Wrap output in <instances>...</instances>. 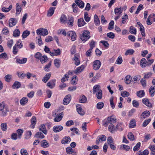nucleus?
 <instances>
[{"instance_id": "26", "label": "nucleus", "mask_w": 155, "mask_h": 155, "mask_svg": "<svg viewBox=\"0 0 155 155\" xmlns=\"http://www.w3.org/2000/svg\"><path fill=\"white\" fill-rule=\"evenodd\" d=\"M28 101V98L26 97H23L20 100V103L22 106H24Z\"/></svg>"}, {"instance_id": "62", "label": "nucleus", "mask_w": 155, "mask_h": 155, "mask_svg": "<svg viewBox=\"0 0 155 155\" xmlns=\"http://www.w3.org/2000/svg\"><path fill=\"white\" fill-rule=\"evenodd\" d=\"M107 141V143L109 145L113 143L114 141L111 137L110 136L108 137Z\"/></svg>"}, {"instance_id": "56", "label": "nucleus", "mask_w": 155, "mask_h": 155, "mask_svg": "<svg viewBox=\"0 0 155 155\" xmlns=\"http://www.w3.org/2000/svg\"><path fill=\"white\" fill-rule=\"evenodd\" d=\"M69 78V77L68 74H65L64 77L62 78L61 79V81L63 83L65 82L66 80H68Z\"/></svg>"}, {"instance_id": "28", "label": "nucleus", "mask_w": 155, "mask_h": 155, "mask_svg": "<svg viewBox=\"0 0 155 155\" xmlns=\"http://www.w3.org/2000/svg\"><path fill=\"white\" fill-rule=\"evenodd\" d=\"M39 130L42 131L45 134H46L47 133V131L46 130L45 126L44 124H41V128L39 129Z\"/></svg>"}, {"instance_id": "34", "label": "nucleus", "mask_w": 155, "mask_h": 155, "mask_svg": "<svg viewBox=\"0 0 155 155\" xmlns=\"http://www.w3.org/2000/svg\"><path fill=\"white\" fill-rule=\"evenodd\" d=\"M136 126L135 120L134 119H133L131 120L129 124V127L131 128H134Z\"/></svg>"}, {"instance_id": "27", "label": "nucleus", "mask_w": 155, "mask_h": 155, "mask_svg": "<svg viewBox=\"0 0 155 155\" xmlns=\"http://www.w3.org/2000/svg\"><path fill=\"white\" fill-rule=\"evenodd\" d=\"M36 119L35 117L33 116L31 119V127L32 128H33L34 127L35 125L36 124Z\"/></svg>"}, {"instance_id": "29", "label": "nucleus", "mask_w": 155, "mask_h": 155, "mask_svg": "<svg viewBox=\"0 0 155 155\" xmlns=\"http://www.w3.org/2000/svg\"><path fill=\"white\" fill-rule=\"evenodd\" d=\"M27 61V59L26 58H24L21 59L17 58L16 59V62L19 64H24Z\"/></svg>"}, {"instance_id": "12", "label": "nucleus", "mask_w": 155, "mask_h": 155, "mask_svg": "<svg viewBox=\"0 0 155 155\" xmlns=\"http://www.w3.org/2000/svg\"><path fill=\"white\" fill-rule=\"evenodd\" d=\"M0 111L2 114V116H5L6 114L9 111L8 107H0Z\"/></svg>"}, {"instance_id": "1", "label": "nucleus", "mask_w": 155, "mask_h": 155, "mask_svg": "<svg viewBox=\"0 0 155 155\" xmlns=\"http://www.w3.org/2000/svg\"><path fill=\"white\" fill-rule=\"evenodd\" d=\"M116 119L112 117H108L107 119V121L105 122L103 125L105 127H107L109 125L108 130L111 133H113L115 130V128L113 124L116 122Z\"/></svg>"}, {"instance_id": "43", "label": "nucleus", "mask_w": 155, "mask_h": 155, "mask_svg": "<svg viewBox=\"0 0 155 155\" xmlns=\"http://www.w3.org/2000/svg\"><path fill=\"white\" fill-rule=\"evenodd\" d=\"M137 153L138 155H148L149 154V151L148 150H146L142 152H138Z\"/></svg>"}, {"instance_id": "59", "label": "nucleus", "mask_w": 155, "mask_h": 155, "mask_svg": "<svg viewBox=\"0 0 155 155\" xmlns=\"http://www.w3.org/2000/svg\"><path fill=\"white\" fill-rule=\"evenodd\" d=\"M140 142H138L137 143L135 146L134 148V151H136L138 150L140 148Z\"/></svg>"}, {"instance_id": "2", "label": "nucleus", "mask_w": 155, "mask_h": 155, "mask_svg": "<svg viewBox=\"0 0 155 155\" xmlns=\"http://www.w3.org/2000/svg\"><path fill=\"white\" fill-rule=\"evenodd\" d=\"M80 34V38L83 41H86L90 38V33L87 30H84L81 32Z\"/></svg>"}, {"instance_id": "21", "label": "nucleus", "mask_w": 155, "mask_h": 155, "mask_svg": "<svg viewBox=\"0 0 155 155\" xmlns=\"http://www.w3.org/2000/svg\"><path fill=\"white\" fill-rule=\"evenodd\" d=\"M55 7H51L48 11L47 15L48 17L51 16L54 12Z\"/></svg>"}, {"instance_id": "41", "label": "nucleus", "mask_w": 155, "mask_h": 155, "mask_svg": "<svg viewBox=\"0 0 155 155\" xmlns=\"http://www.w3.org/2000/svg\"><path fill=\"white\" fill-rule=\"evenodd\" d=\"M30 32L27 30L25 31L22 33V37L23 38H26L28 35H29Z\"/></svg>"}, {"instance_id": "32", "label": "nucleus", "mask_w": 155, "mask_h": 155, "mask_svg": "<svg viewBox=\"0 0 155 155\" xmlns=\"http://www.w3.org/2000/svg\"><path fill=\"white\" fill-rule=\"evenodd\" d=\"M61 63V61L60 59H56L54 61V63L55 66L57 68H59L60 67Z\"/></svg>"}, {"instance_id": "60", "label": "nucleus", "mask_w": 155, "mask_h": 155, "mask_svg": "<svg viewBox=\"0 0 155 155\" xmlns=\"http://www.w3.org/2000/svg\"><path fill=\"white\" fill-rule=\"evenodd\" d=\"M143 5H141V4H140L139 5L138 7V8H137V10L135 12V14H138L139 13V12H140V11L141 10L143 9Z\"/></svg>"}, {"instance_id": "58", "label": "nucleus", "mask_w": 155, "mask_h": 155, "mask_svg": "<svg viewBox=\"0 0 155 155\" xmlns=\"http://www.w3.org/2000/svg\"><path fill=\"white\" fill-rule=\"evenodd\" d=\"M51 61H50L49 63L46 65L44 68V70L47 71H49V68L51 66Z\"/></svg>"}, {"instance_id": "3", "label": "nucleus", "mask_w": 155, "mask_h": 155, "mask_svg": "<svg viewBox=\"0 0 155 155\" xmlns=\"http://www.w3.org/2000/svg\"><path fill=\"white\" fill-rule=\"evenodd\" d=\"M101 65V63L100 61L98 60H96L93 63V69L95 70H98L100 67Z\"/></svg>"}, {"instance_id": "19", "label": "nucleus", "mask_w": 155, "mask_h": 155, "mask_svg": "<svg viewBox=\"0 0 155 155\" xmlns=\"http://www.w3.org/2000/svg\"><path fill=\"white\" fill-rule=\"evenodd\" d=\"M100 86L98 85L94 86L93 88V93L94 94L96 92H98L102 91L100 89Z\"/></svg>"}, {"instance_id": "57", "label": "nucleus", "mask_w": 155, "mask_h": 155, "mask_svg": "<svg viewBox=\"0 0 155 155\" xmlns=\"http://www.w3.org/2000/svg\"><path fill=\"white\" fill-rule=\"evenodd\" d=\"M96 42L93 40H91L89 44V46H90V48L93 49V48L95 47V46Z\"/></svg>"}, {"instance_id": "46", "label": "nucleus", "mask_w": 155, "mask_h": 155, "mask_svg": "<svg viewBox=\"0 0 155 155\" xmlns=\"http://www.w3.org/2000/svg\"><path fill=\"white\" fill-rule=\"evenodd\" d=\"M24 130L22 129H18L17 130V132L18 134V137L19 139H21V135L23 133Z\"/></svg>"}, {"instance_id": "35", "label": "nucleus", "mask_w": 155, "mask_h": 155, "mask_svg": "<svg viewBox=\"0 0 155 155\" xmlns=\"http://www.w3.org/2000/svg\"><path fill=\"white\" fill-rule=\"evenodd\" d=\"M137 94L139 97H142L144 96L145 92L143 90H140L137 92Z\"/></svg>"}, {"instance_id": "52", "label": "nucleus", "mask_w": 155, "mask_h": 155, "mask_svg": "<svg viewBox=\"0 0 155 155\" xmlns=\"http://www.w3.org/2000/svg\"><path fill=\"white\" fill-rule=\"evenodd\" d=\"M134 52V51L133 49H129L127 50L125 53V55H127L129 54H132Z\"/></svg>"}, {"instance_id": "10", "label": "nucleus", "mask_w": 155, "mask_h": 155, "mask_svg": "<svg viewBox=\"0 0 155 155\" xmlns=\"http://www.w3.org/2000/svg\"><path fill=\"white\" fill-rule=\"evenodd\" d=\"M63 127L61 125L54 126L53 128V131L55 133L60 131L63 129Z\"/></svg>"}, {"instance_id": "30", "label": "nucleus", "mask_w": 155, "mask_h": 155, "mask_svg": "<svg viewBox=\"0 0 155 155\" xmlns=\"http://www.w3.org/2000/svg\"><path fill=\"white\" fill-rule=\"evenodd\" d=\"M122 7L119 8H116L114 9V12L116 15H120L122 12V10L121 9Z\"/></svg>"}, {"instance_id": "6", "label": "nucleus", "mask_w": 155, "mask_h": 155, "mask_svg": "<svg viewBox=\"0 0 155 155\" xmlns=\"http://www.w3.org/2000/svg\"><path fill=\"white\" fill-rule=\"evenodd\" d=\"M16 15H18L20 14L21 11V8L20 6V4L19 3H17L16 5Z\"/></svg>"}, {"instance_id": "44", "label": "nucleus", "mask_w": 155, "mask_h": 155, "mask_svg": "<svg viewBox=\"0 0 155 155\" xmlns=\"http://www.w3.org/2000/svg\"><path fill=\"white\" fill-rule=\"evenodd\" d=\"M20 34L19 30L18 29H16L14 31L13 35L15 37H18L19 36Z\"/></svg>"}, {"instance_id": "18", "label": "nucleus", "mask_w": 155, "mask_h": 155, "mask_svg": "<svg viewBox=\"0 0 155 155\" xmlns=\"http://www.w3.org/2000/svg\"><path fill=\"white\" fill-rule=\"evenodd\" d=\"M86 23L84 21L83 18H81L78 19V25L79 27H81L84 25Z\"/></svg>"}, {"instance_id": "20", "label": "nucleus", "mask_w": 155, "mask_h": 155, "mask_svg": "<svg viewBox=\"0 0 155 155\" xmlns=\"http://www.w3.org/2000/svg\"><path fill=\"white\" fill-rule=\"evenodd\" d=\"M143 103L147 107H151V103L149 102V100L147 98H144L142 99Z\"/></svg>"}, {"instance_id": "51", "label": "nucleus", "mask_w": 155, "mask_h": 155, "mask_svg": "<svg viewBox=\"0 0 155 155\" xmlns=\"http://www.w3.org/2000/svg\"><path fill=\"white\" fill-rule=\"evenodd\" d=\"M1 129L3 131H6L7 130L6 123H2L1 124Z\"/></svg>"}, {"instance_id": "8", "label": "nucleus", "mask_w": 155, "mask_h": 155, "mask_svg": "<svg viewBox=\"0 0 155 155\" xmlns=\"http://www.w3.org/2000/svg\"><path fill=\"white\" fill-rule=\"evenodd\" d=\"M61 54V51L60 49L58 48L57 50L54 49L51 51V55L52 56H54L59 55Z\"/></svg>"}, {"instance_id": "22", "label": "nucleus", "mask_w": 155, "mask_h": 155, "mask_svg": "<svg viewBox=\"0 0 155 155\" xmlns=\"http://www.w3.org/2000/svg\"><path fill=\"white\" fill-rule=\"evenodd\" d=\"M132 79V77L130 75H127L125 78V81L127 84H130Z\"/></svg>"}, {"instance_id": "64", "label": "nucleus", "mask_w": 155, "mask_h": 155, "mask_svg": "<svg viewBox=\"0 0 155 155\" xmlns=\"http://www.w3.org/2000/svg\"><path fill=\"white\" fill-rule=\"evenodd\" d=\"M53 41V38L52 36H48L46 37L45 39V41L47 42H51Z\"/></svg>"}, {"instance_id": "4", "label": "nucleus", "mask_w": 155, "mask_h": 155, "mask_svg": "<svg viewBox=\"0 0 155 155\" xmlns=\"http://www.w3.org/2000/svg\"><path fill=\"white\" fill-rule=\"evenodd\" d=\"M71 100V96L70 94L67 95L64 98L63 101V103L64 105H67L70 101Z\"/></svg>"}, {"instance_id": "63", "label": "nucleus", "mask_w": 155, "mask_h": 155, "mask_svg": "<svg viewBox=\"0 0 155 155\" xmlns=\"http://www.w3.org/2000/svg\"><path fill=\"white\" fill-rule=\"evenodd\" d=\"M123 61L121 57H119L116 61V63L120 64H121Z\"/></svg>"}, {"instance_id": "25", "label": "nucleus", "mask_w": 155, "mask_h": 155, "mask_svg": "<svg viewBox=\"0 0 155 155\" xmlns=\"http://www.w3.org/2000/svg\"><path fill=\"white\" fill-rule=\"evenodd\" d=\"M21 86V83L18 81L15 82L12 86L13 89L18 88Z\"/></svg>"}, {"instance_id": "33", "label": "nucleus", "mask_w": 155, "mask_h": 155, "mask_svg": "<svg viewBox=\"0 0 155 155\" xmlns=\"http://www.w3.org/2000/svg\"><path fill=\"white\" fill-rule=\"evenodd\" d=\"M41 62L43 64L46 62L48 60V58L46 56L44 55L39 58Z\"/></svg>"}, {"instance_id": "7", "label": "nucleus", "mask_w": 155, "mask_h": 155, "mask_svg": "<svg viewBox=\"0 0 155 155\" xmlns=\"http://www.w3.org/2000/svg\"><path fill=\"white\" fill-rule=\"evenodd\" d=\"M48 30L46 29H44L42 28H39V35L43 36H45L48 35Z\"/></svg>"}, {"instance_id": "45", "label": "nucleus", "mask_w": 155, "mask_h": 155, "mask_svg": "<svg viewBox=\"0 0 155 155\" xmlns=\"http://www.w3.org/2000/svg\"><path fill=\"white\" fill-rule=\"evenodd\" d=\"M128 138L131 141L135 140L133 134L131 132L129 133L127 135Z\"/></svg>"}, {"instance_id": "49", "label": "nucleus", "mask_w": 155, "mask_h": 155, "mask_svg": "<svg viewBox=\"0 0 155 155\" xmlns=\"http://www.w3.org/2000/svg\"><path fill=\"white\" fill-rule=\"evenodd\" d=\"M84 18L87 22H88L90 20V18L89 17L88 14L87 12L84 13Z\"/></svg>"}, {"instance_id": "24", "label": "nucleus", "mask_w": 155, "mask_h": 155, "mask_svg": "<svg viewBox=\"0 0 155 155\" xmlns=\"http://www.w3.org/2000/svg\"><path fill=\"white\" fill-rule=\"evenodd\" d=\"M150 114L149 111L146 110L142 113L141 115V117H143L142 118L143 119H144L145 118L149 116L150 115Z\"/></svg>"}, {"instance_id": "50", "label": "nucleus", "mask_w": 155, "mask_h": 155, "mask_svg": "<svg viewBox=\"0 0 155 155\" xmlns=\"http://www.w3.org/2000/svg\"><path fill=\"white\" fill-rule=\"evenodd\" d=\"M77 76H74L72 78L71 83L72 84H76L77 83L78 79H77Z\"/></svg>"}, {"instance_id": "54", "label": "nucleus", "mask_w": 155, "mask_h": 155, "mask_svg": "<svg viewBox=\"0 0 155 155\" xmlns=\"http://www.w3.org/2000/svg\"><path fill=\"white\" fill-rule=\"evenodd\" d=\"M107 37L111 39L114 38L115 36L114 34L112 32H110L107 33Z\"/></svg>"}, {"instance_id": "16", "label": "nucleus", "mask_w": 155, "mask_h": 155, "mask_svg": "<svg viewBox=\"0 0 155 155\" xmlns=\"http://www.w3.org/2000/svg\"><path fill=\"white\" fill-rule=\"evenodd\" d=\"M51 72L47 73L42 79V81L45 83L47 82L51 76Z\"/></svg>"}, {"instance_id": "11", "label": "nucleus", "mask_w": 155, "mask_h": 155, "mask_svg": "<svg viewBox=\"0 0 155 155\" xmlns=\"http://www.w3.org/2000/svg\"><path fill=\"white\" fill-rule=\"evenodd\" d=\"M140 63L141 66L142 68H145L148 65V62L145 58H142L140 61Z\"/></svg>"}, {"instance_id": "47", "label": "nucleus", "mask_w": 155, "mask_h": 155, "mask_svg": "<svg viewBox=\"0 0 155 155\" xmlns=\"http://www.w3.org/2000/svg\"><path fill=\"white\" fill-rule=\"evenodd\" d=\"M94 21L96 25H98L100 24V21L99 20L98 16L96 15L94 16Z\"/></svg>"}, {"instance_id": "31", "label": "nucleus", "mask_w": 155, "mask_h": 155, "mask_svg": "<svg viewBox=\"0 0 155 155\" xmlns=\"http://www.w3.org/2000/svg\"><path fill=\"white\" fill-rule=\"evenodd\" d=\"M70 140V139L69 137H65L61 140V143L62 144H66Z\"/></svg>"}, {"instance_id": "9", "label": "nucleus", "mask_w": 155, "mask_h": 155, "mask_svg": "<svg viewBox=\"0 0 155 155\" xmlns=\"http://www.w3.org/2000/svg\"><path fill=\"white\" fill-rule=\"evenodd\" d=\"M55 79L50 80L47 83V86L51 89L53 88L55 86Z\"/></svg>"}, {"instance_id": "36", "label": "nucleus", "mask_w": 155, "mask_h": 155, "mask_svg": "<svg viewBox=\"0 0 155 155\" xmlns=\"http://www.w3.org/2000/svg\"><path fill=\"white\" fill-rule=\"evenodd\" d=\"M12 5H11L8 8L3 7L2 8V10L3 12H9L12 9Z\"/></svg>"}, {"instance_id": "55", "label": "nucleus", "mask_w": 155, "mask_h": 155, "mask_svg": "<svg viewBox=\"0 0 155 155\" xmlns=\"http://www.w3.org/2000/svg\"><path fill=\"white\" fill-rule=\"evenodd\" d=\"M114 22L113 21H112L109 23L108 29L111 30L112 29L114 28Z\"/></svg>"}, {"instance_id": "61", "label": "nucleus", "mask_w": 155, "mask_h": 155, "mask_svg": "<svg viewBox=\"0 0 155 155\" xmlns=\"http://www.w3.org/2000/svg\"><path fill=\"white\" fill-rule=\"evenodd\" d=\"M18 51V48L16 46V45H14L13 48L12 52L14 54H16Z\"/></svg>"}, {"instance_id": "38", "label": "nucleus", "mask_w": 155, "mask_h": 155, "mask_svg": "<svg viewBox=\"0 0 155 155\" xmlns=\"http://www.w3.org/2000/svg\"><path fill=\"white\" fill-rule=\"evenodd\" d=\"M77 110L78 113L81 115H84L85 114V112L81 107H79L77 108Z\"/></svg>"}, {"instance_id": "39", "label": "nucleus", "mask_w": 155, "mask_h": 155, "mask_svg": "<svg viewBox=\"0 0 155 155\" xmlns=\"http://www.w3.org/2000/svg\"><path fill=\"white\" fill-rule=\"evenodd\" d=\"M87 98L84 95H81L79 101L81 103H85L87 101Z\"/></svg>"}, {"instance_id": "40", "label": "nucleus", "mask_w": 155, "mask_h": 155, "mask_svg": "<svg viewBox=\"0 0 155 155\" xmlns=\"http://www.w3.org/2000/svg\"><path fill=\"white\" fill-rule=\"evenodd\" d=\"M0 58H2L5 60H8V57L7 54L5 52L1 54H0Z\"/></svg>"}, {"instance_id": "23", "label": "nucleus", "mask_w": 155, "mask_h": 155, "mask_svg": "<svg viewBox=\"0 0 155 155\" xmlns=\"http://www.w3.org/2000/svg\"><path fill=\"white\" fill-rule=\"evenodd\" d=\"M84 68V66L81 65L80 67H78L74 71V73L77 74L78 73H80L82 71Z\"/></svg>"}, {"instance_id": "37", "label": "nucleus", "mask_w": 155, "mask_h": 155, "mask_svg": "<svg viewBox=\"0 0 155 155\" xmlns=\"http://www.w3.org/2000/svg\"><path fill=\"white\" fill-rule=\"evenodd\" d=\"M149 91L151 96L152 97L153 96L155 92V87L151 86L149 89Z\"/></svg>"}, {"instance_id": "42", "label": "nucleus", "mask_w": 155, "mask_h": 155, "mask_svg": "<svg viewBox=\"0 0 155 155\" xmlns=\"http://www.w3.org/2000/svg\"><path fill=\"white\" fill-rule=\"evenodd\" d=\"M67 20V18L66 16L62 14L60 18V21L61 23H64L66 22Z\"/></svg>"}, {"instance_id": "13", "label": "nucleus", "mask_w": 155, "mask_h": 155, "mask_svg": "<svg viewBox=\"0 0 155 155\" xmlns=\"http://www.w3.org/2000/svg\"><path fill=\"white\" fill-rule=\"evenodd\" d=\"M75 2L77 5L81 8H83L84 6V4L83 2L81 0H75Z\"/></svg>"}, {"instance_id": "15", "label": "nucleus", "mask_w": 155, "mask_h": 155, "mask_svg": "<svg viewBox=\"0 0 155 155\" xmlns=\"http://www.w3.org/2000/svg\"><path fill=\"white\" fill-rule=\"evenodd\" d=\"M9 26L10 27H12L15 25L16 23V19L13 18H10L9 20Z\"/></svg>"}, {"instance_id": "53", "label": "nucleus", "mask_w": 155, "mask_h": 155, "mask_svg": "<svg viewBox=\"0 0 155 155\" xmlns=\"http://www.w3.org/2000/svg\"><path fill=\"white\" fill-rule=\"evenodd\" d=\"M130 32L131 34H136V28L134 27L131 26L130 28Z\"/></svg>"}, {"instance_id": "5", "label": "nucleus", "mask_w": 155, "mask_h": 155, "mask_svg": "<svg viewBox=\"0 0 155 155\" xmlns=\"http://www.w3.org/2000/svg\"><path fill=\"white\" fill-rule=\"evenodd\" d=\"M67 35L68 36L71 37V39L72 41H74L76 38V33L72 31H69L67 33Z\"/></svg>"}, {"instance_id": "14", "label": "nucleus", "mask_w": 155, "mask_h": 155, "mask_svg": "<svg viewBox=\"0 0 155 155\" xmlns=\"http://www.w3.org/2000/svg\"><path fill=\"white\" fill-rule=\"evenodd\" d=\"M63 116L62 113L58 114H57V116L54 119V120L55 122H58L60 121L62 119Z\"/></svg>"}, {"instance_id": "48", "label": "nucleus", "mask_w": 155, "mask_h": 155, "mask_svg": "<svg viewBox=\"0 0 155 155\" xmlns=\"http://www.w3.org/2000/svg\"><path fill=\"white\" fill-rule=\"evenodd\" d=\"M15 45H16L17 47H18L19 48H21L23 47L22 42L20 40H19L17 42Z\"/></svg>"}, {"instance_id": "17", "label": "nucleus", "mask_w": 155, "mask_h": 155, "mask_svg": "<svg viewBox=\"0 0 155 155\" xmlns=\"http://www.w3.org/2000/svg\"><path fill=\"white\" fill-rule=\"evenodd\" d=\"M41 146L42 147L46 148L48 147L49 144L46 140H44L41 142Z\"/></svg>"}]
</instances>
